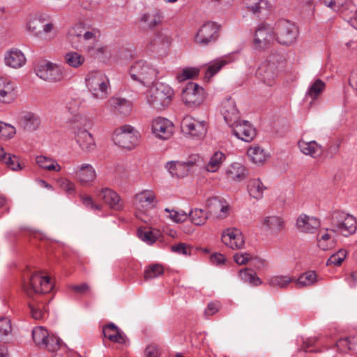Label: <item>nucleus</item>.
Here are the masks:
<instances>
[{
    "mask_svg": "<svg viewBox=\"0 0 357 357\" xmlns=\"http://www.w3.org/2000/svg\"><path fill=\"white\" fill-rule=\"evenodd\" d=\"M52 289L53 284L47 276L38 273L24 276L23 290L29 299L28 306L34 319L45 318L46 305L52 299L50 295Z\"/></svg>",
    "mask_w": 357,
    "mask_h": 357,
    "instance_id": "f257e3e1",
    "label": "nucleus"
},
{
    "mask_svg": "<svg viewBox=\"0 0 357 357\" xmlns=\"http://www.w3.org/2000/svg\"><path fill=\"white\" fill-rule=\"evenodd\" d=\"M90 126V119L80 114L74 115L69 121V130L80 149L85 152H91L96 148L93 137L86 130Z\"/></svg>",
    "mask_w": 357,
    "mask_h": 357,
    "instance_id": "f03ea898",
    "label": "nucleus"
},
{
    "mask_svg": "<svg viewBox=\"0 0 357 357\" xmlns=\"http://www.w3.org/2000/svg\"><path fill=\"white\" fill-rule=\"evenodd\" d=\"M284 67V59L279 54H271L258 68L257 78L268 86H273Z\"/></svg>",
    "mask_w": 357,
    "mask_h": 357,
    "instance_id": "7ed1b4c3",
    "label": "nucleus"
},
{
    "mask_svg": "<svg viewBox=\"0 0 357 357\" xmlns=\"http://www.w3.org/2000/svg\"><path fill=\"white\" fill-rule=\"evenodd\" d=\"M174 96L173 89L164 83H157L151 87L146 94V102L157 110H163L172 102Z\"/></svg>",
    "mask_w": 357,
    "mask_h": 357,
    "instance_id": "20e7f679",
    "label": "nucleus"
},
{
    "mask_svg": "<svg viewBox=\"0 0 357 357\" xmlns=\"http://www.w3.org/2000/svg\"><path fill=\"white\" fill-rule=\"evenodd\" d=\"M86 84L93 98L103 100L107 98L109 90V80L100 70H92L86 77Z\"/></svg>",
    "mask_w": 357,
    "mask_h": 357,
    "instance_id": "39448f33",
    "label": "nucleus"
},
{
    "mask_svg": "<svg viewBox=\"0 0 357 357\" xmlns=\"http://www.w3.org/2000/svg\"><path fill=\"white\" fill-rule=\"evenodd\" d=\"M34 70L39 78L49 82H61L66 76L64 66L48 61L36 64Z\"/></svg>",
    "mask_w": 357,
    "mask_h": 357,
    "instance_id": "423d86ee",
    "label": "nucleus"
},
{
    "mask_svg": "<svg viewBox=\"0 0 357 357\" xmlns=\"http://www.w3.org/2000/svg\"><path fill=\"white\" fill-rule=\"evenodd\" d=\"M332 227L331 231L338 232L344 236H349L356 232L357 221L351 215L335 211L332 214Z\"/></svg>",
    "mask_w": 357,
    "mask_h": 357,
    "instance_id": "0eeeda50",
    "label": "nucleus"
},
{
    "mask_svg": "<svg viewBox=\"0 0 357 357\" xmlns=\"http://www.w3.org/2000/svg\"><path fill=\"white\" fill-rule=\"evenodd\" d=\"M53 24L48 20L46 15H36L29 20L27 24L28 30L40 39L50 40L54 37L52 31Z\"/></svg>",
    "mask_w": 357,
    "mask_h": 357,
    "instance_id": "6e6552de",
    "label": "nucleus"
},
{
    "mask_svg": "<svg viewBox=\"0 0 357 357\" xmlns=\"http://www.w3.org/2000/svg\"><path fill=\"white\" fill-rule=\"evenodd\" d=\"M139 136L138 131L132 126L123 125L115 130L112 139L119 146L131 150L137 146Z\"/></svg>",
    "mask_w": 357,
    "mask_h": 357,
    "instance_id": "1a4fd4ad",
    "label": "nucleus"
},
{
    "mask_svg": "<svg viewBox=\"0 0 357 357\" xmlns=\"http://www.w3.org/2000/svg\"><path fill=\"white\" fill-rule=\"evenodd\" d=\"M202 162V158L199 155H191L184 162L169 161L165 165V168L172 177L182 178L187 176L190 169L198 166Z\"/></svg>",
    "mask_w": 357,
    "mask_h": 357,
    "instance_id": "9d476101",
    "label": "nucleus"
},
{
    "mask_svg": "<svg viewBox=\"0 0 357 357\" xmlns=\"http://www.w3.org/2000/svg\"><path fill=\"white\" fill-rule=\"evenodd\" d=\"M158 70L144 61L133 63L130 68V75L133 80L149 84L156 79Z\"/></svg>",
    "mask_w": 357,
    "mask_h": 357,
    "instance_id": "9b49d317",
    "label": "nucleus"
},
{
    "mask_svg": "<svg viewBox=\"0 0 357 357\" xmlns=\"http://www.w3.org/2000/svg\"><path fill=\"white\" fill-rule=\"evenodd\" d=\"M298 29L296 25L287 20L278 21L275 27L276 40L284 45L293 44L298 36Z\"/></svg>",
    "mask_w": 357,
    "mask_h": 357,
    "instance_id": "f8f14e48",
    "label": "nucleus"
},
{
    "mask_svg": "<svg viewBox=\"0 0 357 357\" xmlns=\"http://www.w3.org/2000/svg\"><path fill=\"white\" fill-rule=\"evenodd\" d=\"M181 129L184 135L197 139L203 138L207 132L206 121H199L192 116H185L182 119Z\"/></svg>",
    "mask_w": 357,
    "mask_h": 357,
    "instance_id": "ddd939ff",
    "label": "nucleus"
},
{
    "mask_svg": "<svg viewBox=\"0 0 357 357\" xmlns=\"http://www.w3.org/2000/svg\"><path fill=\"white\" fill-rule=\"evenodd\" d=\"M220 26L214 22H205L195 36V43L200 46H208L215 43L219 37Z\"/></svg>",
    "mask_w": 357,
    "mask_h": 357,
    "instance_id": "4468645a",
    "label": "nucleus"
},
{
    "mask_svg": "<svg viewBox=\"0 0 357 357\" xmlns=\"http://www.w3.org/2000/svg\"><path fill=\"white\" fill-rule=\"evenodd\" d=\"M205 98L204 90L197 84L190 82L182 91V100L189 107L199 106Z\"/></svg>",
    "mask_w": 357,
    "mask_h": 357,
    "instance_id": "2eb2a0df",
    "label": "nucleus"
},
{
    "mask_svg": "<svg viewBox=\"0 0 357 357\" xmlns=\"http://www.w3.org/2000/svg\"><path fill=\"white\" fill-rule=\"evenodd\" d=\"M232 128L233 134L239 139L245 142H250L254 139L257 135L256 129L248 121H241L240 119L230 126Z\"/></svg>",
    "mask_w": 357,
    "mask_h": 357,
    "instance_id": "dca6fc26",
    "label": "nucleus"
},
{
    "mask_svg": "<svg viewBox=\"0 0 357 357\" xmlns=\"http://www.w3.org/2000/svg\"><path fill=\"white\" fill-rule=\"evenodd\" d=\"M222 241L232 250L242 249L245 245V238L240 230L227 228L222 234Z\"/></svg>",
    "mask_w": 357,
    "mask_h": 357,
    "instance_id": "f3484780",
    "label": "nucleus"
},
{
    "mask_svg": "<svg viewBox=\"0 0 357 357\" xmlns=\"http://www.w3.org/2000/svg\"><path fill=\"white\" fill-rule=\"evenodd\" d=\"M275 40V33L269 26H261L255 31L254 45L256 49H265Z\"/></svg>",
    "mask_w": 357,
    "mask_h": 357,
    "instance_id": "a211bd4d",
    "label": "nucleus"
},
{
    "mask_svg": "<svg viewBox=\"0 0 357 357\" xmlns=\"http://www.w3.org/2000/svg\"><path fill=\"white\" fill-rule=\"evenodd\" d=\"M151 130L157 137L167 139L173 133V124L165 118L158 117L153 120Z\"/></svg>",
    "mask_w": 357,
    "mask_h": 357,
    "instance_id": "6ab92c4d",
    "label": "nucleus"
},
{
    "mask_svg": "<svg viewBox=\"0 0 357 357\" xmlns=\"http://www.w3.org/2000/svg\"><path fill=\"white\" fill-rule=\"evenodd\" d=\"M319 219L305 214L301 215L296 220V227L299 231L305 234H314L320 227Z\"/></svg>",
    "mask_w": 357,
    "mask_h": 357,
    "instance_id": "aec40b11",
    "label": "nucleus"
},
{
    "mask_svg": "<svg viewBox=\"0 0 357 357\" xmlns=\"http://www.w3.org/2000/svg\"><path fill=\"white\" fill-rule=\"evenodd\" d=\"M221 112L229 126L234 125L240 119V114L236 108V102L231 98H227L222 102Z\"/></svg>",
    "mask_w": 357,
    "mask_h": 357,
    "instance_id": "412c9836",
    "label": "nucleus"
},
{
    "mask_svg": "<svg viewBox=\"0 0 357 357\" xmlns=\"http://www.w3.org/2000/svg\"><path fill=\"white\" fill-rule=\"evenodd\" d=\"M225 175L228 181L240 183L248 176V170L239 162H233L225 169Z\"/></svg>",
    "mask_w": 357,
    "mask_h": 357,
    "instance_id": "4be33fe9",
    "label": "nucleus"
},
{
    "mask_svg": "<svg viewBox=\"0 0 357 357\" xmlns=\"http://www.w3.org/2000/svg\"><path fill=\"white\" fill-rule=\"evenodd\" d=\"M233 54L225 55L219 57L208 64L206 71L205 73V79H209L217 73H218L222 67L235 61Z\"/></svg>",
    "mask_w": 357,
    "mask_h": 357,
    "instance_id": "5701e85b",
    "label": "nucleus"
},
{
    "mask_svg": "<svg viewBox=\"0 0 357 357\" xmlns=\"http://www.w3.org/2000/svg\"><path fill=\"white\" fill-rule=\"evenodd\" d=\"M75 177L82 185H88L93 181L96 177V171L90 164H82L75 170Z\"/></svg>",
    "mask_w": 357,
    "mask_h": 357,
    "instance_id": "b1692460",
    "label": "nucleus"
},
{
    "mask_svg": "<svg viewBox=\"0 0 357 357\" xmlns=\"http://www.w3.org/2000/svg\"><path fill=\"white\" fill-rule=\"evenodd\" d=\"M40 124L39 116L31 112H24L19 119V126L28 132L35 131Z\"/></svg>",
    "mask_w": 357,
    "mask_h": 357,
    "instance_id": "393cba45",
    "label": "nucleus"
},
{
    "mask_svg": "<svg viewBox=\"0 0 357 357\" xmlns=\"http://www.w3.org/2000/svg\"><path fill=\"white\" fill-rule=\"evenodd\" d=\"M15 84L6 77H0V102L11 103L15 100Z\"/></svg>",
    "mask_w": 357,
    "mask_h": 357,
    "instance_id": "a878e982",
    "label": "nucleus"
},
{
    "mask_svg": "<svg viewBox=\"0 0 357 357\" xmlns=\"http://www.w3.org/2000/svg\"><path fill=\"white\" fill-rule=\"evenodd\" d=\"M298 146L303 154L310 155L314 158H317L323 153V148L321 145L319 144L314 140L307 142L303 139H301L298 142Z\"/></svg>",
    "mask_w": 357,
    "mask_h": 357,
    "instance_id": "bb28decb",
    "label": "nucleus"
},
{
    "mask_svg": "<svg viewBox=\"0 0 357 357\" xmlns=\"http://www.w3.org/2000/svg\"><path fill=\"white\" fill-rule=\"evenodd\" d=\"M102 335L105 337L108 338L111 342L119 344H123L126 342V335L113 323H109L103 327Z\"/></svg>",
    "mask_w": 357,
    "mask_h": 357,
    "instance_id": "cd10ccee",
    "label": "nucleus"
},
{
    "mask_svg": "<svg viewBox=\"0 0 357 357\" xmlns=\"http://www.w3.org/2000/svg\"><path fill=\"white\" fill-rule=\"evenodd\" d=\"M163 16L158 8H153L144 13L140 21L144 23L149 29H153L162 22Z\"/></svg>",
    "mask_w": 357,
    "mask_h": 357,
    "instance_id": "c85d7f7f",
    "label": "nucleus"
},
{
    "mask_svg": "<svg viewBox=\"0 0 357 357\" xmlns=\"http://www.w3.org/2000/svg\"><path fill=\"white\" fill-rule=\"evenodd\" d=\"M263 225L272 234H278L284 229L285 222L283 218L278 215H269L264 218Z\"/></svg>",
    "mask_w": 357,
    "mask_h": 357,
    "instance_id": "c756f323",
    "label": "nucleus"
},
{
    "mask_svg": "<svg viewBox=\"0 0 357 357\" xmlns=\"http://www.w3.org/2000/svg\"><path fill=\"white\" fill-rule=\"evenodd\" d=\"M0 161L12 171L18 172L24 168L17 155L7 153L1 146H0Z\"/></svg>",
    "mask_w": 357,
    "mask_h": 357,
    "instance_id": "7c9ffc66",
    "label": "nucleus"
},
{
    "mask_svg": "<svg viewBox=\"0 0 357 357\" xmlns=\"http://www.w3.org/2000/svg\"><path fill=\"white\" fill-rule=\"evenodd\" d=\"M26 58L24 54L18 50H11L5 55V63L8 66L18 68L24 65Z\"/></svg>",
    "mask_w": 357,
    "mask_h": 357,
    "instance_id": "2f4dec72",
    "label": "nucleus"
},
{
    "mask_svg": "<svg viewBox=\"0 0 357 357\" xmlns=\"http://www.w3.org/2000/svg\"><path fill=\"white\" fill-rule=\"evenodd\" d=\"M107 104L114 111L123 114H128L132 108V105L130 101L119 97L110 98L107 100Z\"/></svg>",
    "mask_w": 357,
    "mask_h": 357,
    "instance_id": "473e14b6",
    "label": "nucleus"
},
{
    "mask_svg": "<svg viewBox=\"0 0 357 357\" xmlns=\"http://www.w3.org/2000/svg\"><path fill=\"white\" fill-rule=\"evenodd\" d=\"M84 29V26L82 23L76 24L69 29L67 38L75 49L79 47Z\"/></svg>",
    "mask_w": 357,
    "mask_h": 357,
    "instance_id": "72a5a7b5",
    "label": "nucleus"
},
{
    "mask_svg": "<svg viewBox=\"0 0 357 357\" xmlns=\"http://www.w3.org/2000/svg\"><path fill=\"white\" fill-rule=\"evenodd\" d=\"M65 63L71 68H79L85 63V57L75 51H69L63 55Z\"/></svg>",
    "mask_w": 357,
    "mask_h": 357,
    "instance_id": "f704fd0d",
    "label": "nucleus"
},
{
    "mask_svg": "<svg viewBox=\"0 0 357 357\" xmlns=\"http://www.w3.org/2000/svg\"><path fill=\"white\" fill-rule=\"evenodd\" d=\"M266 189L259 178L250 179L248 184V191L250 196L255 199H261L263 197V190Z\"/></svg>",
    "mask_w": 357,
    "mask_h": 357,
    "instance_id": "c9c22d12",
    "label": "nucleus"
},
{
    "mask_svg": "<svg viewBox=\"0 0 357 357\" xmlns=\"http://www.w3.org/2000/svg\"><path fill=\"white\" fill-rule=\"evenodd\" d=\"M326 84L320 79H316L309 87L305 93V98H311L312 103L324 91Z\"/></svg>",
    "mask_w": 357,
    "mask_h": 357,
    "instance_id": "e433bc0d",
    "label": "nucleus"
},
{
    "mask_svg": "<svg viewBox=\"0 0 357 357\" xmlns=\"http://www.w3.org/2000/svg\"><path fill=\"white\" fill-rule=\"evenodd\" d=\"M239 277L244 282L252 286H259L262 283L255 271L250 268H244L239 271Z\"/></svg>",
    "mask_w": 357,
    "mask_h": 357,
    "instance_id": "4c0bfd02",
    "label": "nucleus"
},
{
    "mask_svg": "<svg viewBox=\"0 0 357 357\" xmlns=\"http://www.w3.org/2000/svg\"><path fill=\"white\" fill-rule=\"evenodd\" d=\"M36 163L41 168L48 171L59 172L61 169L59 164L54 159L43 155L37 156Z\"/></svg>",
    "mask_w": 357,
    "mask_h": 357,
    "instance_id": "58836bf2",
    "label": "nucleus"
},
{
    "mask_svg": "<svg viewBox=\"0 0 357 357\" xmlns=\"http://www.w3.org/2000/svg\"><path fill=\"white\" fill-rule=\"evenodd\" d=\"M234 261L238 265H245L248 264V261H255L259 265H256L254 264V266H256L257 268H259L260 266L264 265V261L261 259H259L257 257H255L252 255H251L249 252H238L236 253L234 256Z\"/></svg>",
    "mask_w": 357,
    "mask_h": 357,
    "instance_id": "ea45409f",
    "label": "nucleus"
},
{
    "mask_svg": "<svg viewBox=\"0 0 357 357\" xmlns=\"http://www.w3.org/2000/svg\"><path fill=\"white\" fill-rule=\"evenodd\" d=\"M225 159L226 156L222 152H215L206 164V169L209 172H217Z\"/></svg>",
    "mask_w": 357,
    "mask_h": 357,
    "instance_id": "a19ab883",
    "label": "nucleus"
},
{
    "mask_svg": "<svg viewBox=\"0 0 357 357\" xmlns=\"http://www.w3.org/2000/svg\"><path fill=\"white\" fill-rule=\"evenodd\" d=\"M96 197L98 199L104 201H121L120 196L112 189L108 188H102L96 190Z\"/></svg>",
    "mask_w": 357,
    "mask_h": 357,
    "instance_id": "79ce46f5",
    "label": "nucleus"
},
{
    "mask_svg": "<svg viewBox=\"0 0 357 357\" xmlns=\"http://www.w3.org/2000/svg\"><path fill=\"white\" fill-rule=\"evenodd\" d=\"M248 155L254 163L257 165L262 164L266 158L264 149L259 146L250 147L248 150Z\"/></svg>",
    "mask_w": 357,
    "mask_h": 357,
    "instance_id": "37998d69",
    "label": "nucleus"
},
{
    "mask_svg": "<svg viewBox=\"0 0 357 357\" xmlns=\"http://www.w3.org/2000/svg\"><path fill=\"white\" fill-rule=\"evenodd\" d=\"M47 331L43 326H38L32 331V338L36 345L43 347L47 340Z\"/></svg>",
    "mask_w": 357,
    "mask_h": 357,
    "instance_id": "c03bdc74",
    "label": "nucleus"
},
{
    "mask_svg": "<svg viewBox=\"0 0 357 357\" xmlns=\"http://www.w3.org/2000/svg\"><path fill=\"white\" fill-rule=\"evenodd\" d=\"M317 274L314 271H307L299 276L296 284L299 287L312 285L317 282Z\"/></svg>",
    "mask_w": 357,
    "mask_h": 357,
    "instance_id": "a18cd8bd",
    "label": "nucleus"
},
{
    "mask_svg": "<svg viewBox=\"0 0 357 357\" xmlns=\"http://www.w3.org/2000/svg\"><path fill=\"white\" fill-rule=\"evenodd\" d=\"M247 8L254 14L260 13L268 7V2L265 0H245Z\"/></svg>",
    "mask_w": 357,
    "mask_h": 357,
    "instance_id": "49530a36",
    "label": "nucleus"
},
{
    "mask_svg": "<svg viewBox=\"0 0 357 357\" xmlns=\"http://www.w3.org/2000/svg\"><path fill=\"white\" fill-rule=\"evenodd\" d=\"M317 245L321 250H328L335 245V242L329 234L324 233L321 234L319 233L317 236Z\"/></svg>",
    "mask_w": 357,
    "mask_h": 357,
    "instance_id": "de8ad7c7",
    "label": "nucleus"
},
{
    "mask_svg": "<svg viewBox=\"0 0 357 357\" xmlns=\"http://www.w3.org/2000/svg\"><path fill=\"white\" fill-rule=\"evenodd\" d=\"M357 343L356 337H345L338 340L336 342L337 349L341 352H346L354 349V344Z\"/></svg>",
    "mask_w": 357,
    "mask_h": 357,
    "instance_id": "09e8293b",
    "label": "nucleus"
},
{
    "mask_svg": "<svg viewBox=\"0 0 357 357\" xmlns=\"http://www.w3.org/2000/svg\"><path fill=\"white\" fill-rule=\"evenodd\" d=\"M292 281L289 276L277 275L271 278L268 284L273 287L285 288Z\"/></svg>",
    "mask_w": 357,
    "mask_h": 357,
    "instance_id": "8fccbe9b",
    "label": "nucleus"
},
{
    "mask_svg": "<svg viewBox=\"0 0 357 357\" xmlns=\"http://www.w3.org/2000/svg\"><path fill=\"white\" fill-rule=\"evenodd\" d=\"M86 52L91 53L100 59L107 58L110 56L108 47L106 46L91 47L90 45L86 47Z\"/></svg>",
    "mask_w": 357,
    "mask_h": 357,
    "instance_id": "3c124183",
    "label": "nucleus"
},
{
    "mask_svg": "<svg viewBox=\"0 0 357 357\" xmlns=\"http://www.w3.org/2000/svg\"><path fill=\"white\" fill-rule=\"evenodd\" d=\"M163 273L164 270L161 265L153 264L144 271V277L145 280H151L162 275Z\"/></svg>",
    "mask_w": 357,
    "mask_h": 357,
    "instance_id": "603ef678",
    "label": "nucleus"
},
{
    "mask_svg": "<svg viewBox=\"0 0 357 357\" xmlns=\"http://www.w3.org/2000/svg\"><path fill=\"white\" fill-rule=\"evenodd\" d=\"M10 321L6 317H0V341H6L11 333Z\"/></svg>",
    "mask_w": 357,
    "mask_h": 357,
    "instance_id": "864d4df0",
    "label": "nucleus"
},
{
    "mask_svg": "<svg viewBox=\"0 0 357 357\" xmlns=\"http://www.w3.org/2000/svg\"><path fill=\"white\" fill-rule=\"evenodd\" d=\"M347 255V252L345 250L340 249L333 255H332L327 260L326 265H335L340 266L344 260Z\"/></svg>",
    "mask_w": 357,
    "mask_h": 357,
    "instance_id": "5fc2aeb1",
    "label": "nucleus"
},
{
    "mask_svg": "<svg viewBox=\"0 0 357 357\" xmlns=\"http://www.w3.org/2000/svg\"><path fill=\"white\" fill-rule=\"evenodd\" d=\"M199 74V70L196 68H186L182 70L181 73L176 75V79L183 82L189 79H193Z\"/></svg>",
    "mask_w": 357,
    "mask_h": 357,
    "instance_id": "6e6d98bb",
    "label": "nucleus"
},
{
    "mask_svg": "<svg viewBox=\"0 0 357 357\" xmlns=\"http://www.w3.org/2000/svg\"><path fill=\"white\" fill-rule=\"evenodd\" d=\"M16 134L15 128L8 123H2L1 126L0 127V138L3 139H10Z\"/></svg>",
    "mask_w": 357,
    "mask_h": 357,
    "instance_id": "4d7b16f0",
    "label": "nucleus"
},
{
    "mask_svg": "<svg viewBox=\"0 0 357 357\" xmlns=\"http://www.w3.org/2000/svg\"><path fill=\"white\" fill-rule=\"evenodd\" d=\"M190 216L192 218V222L197 225H204L207 219L206 212L202 209H196L193 211H191Z\"/></svg>",
    "mask_w": 357,
    "mask_h": 357,
    "instance_id": "13d9d810",
    "label": "nucleus"
},
{
    "mask_svg": "<svg viewBox=\"0 0 357 357\" xmlns=\"http://www.w3.org/2000/svg\"><path fill=\"white\" fill-rule=\"evenodd\" d=\"M171 250L172 252L179 255H190L192 247L186 245L185 243H180L178 244L173 245L171 248Z\"/></svg>",
    "mask_w": 357,
    "mask_h": 357,
    "instance_id": "bf43d9fd",
    "label": "nucleus"
},
{
    "mask_svg": "<svg viewBox=\"0 0 357 357\" xmlns=\"http://www.w3.org/2000/svg\"><path fill=\"white\" fill-rule=\"evenodd\" d=\"M135 198L137 201H154L156 198L155 192L151 190H144L135 195Z\"/></svg>",
    "mask_w": 357,
    "mask_h": 357,
    "instance_id": "052dcab7",
    "label": "nucleus"
},
{
    "mask_svg": "<svg viewBox=\"0 0 357 357\" xmlns=\"http://www.w3.org/2000/svg\"><path fill=\"white\" fill-rule=\"evenodd\" d=\"M61 188L67 194L73 195L75 192V184L66 178H61L59 181Z\"/></svg>",
    "mask_w": 357,
    "mask_h": 357,
    "instance_id": "680f3d73",
    "label": "nucleus"
},
{
    "mask_svg": "<svg viewBox=\"0 0 357 357\" xmlns=\"http://www.w3.org/2000/svg\"><path fill=\"white\" fill-rule=\"evenodd\" d=\"M43 348L47 349L50 351H55L59 349V340L54 336H50L47 335V340L43 347Z\"/></svg>",
    "mask_w": 357,
    "mask_h": 357,
    "instance_id": "e2e57ef3",
    "label": "nucleus"
},
{
    "mask_svg": "<svg viewBox=\"0 0 357 357\" xmlns=\"http://www.w3.org/2000/svg\"><path fill=\"white\" fill-rule=\"evenodd\" d=\"M137 234L139 238L149 244L153 243L157 239L151 231L138 229Z\"/></svg>",
    "mask_w": 357,
    "mask_h": 357,
    "instance_id": "0e129e2a",
    "label": "nucleus"
},
{
    "mask_svg": "<svg viewBox=\"0 0 357 357\" xmlns=\"http://www.w3.org/2000/svg\"><path fill=\"white\" fill-rule=\"evenodd\" d=\"M210 260L213 265L221 266L225 264L227 259L225 255L215 252L211 255Z\"/></svg>",
    "mask_w": 357,
    "mask_h": 357,
    "instance_id": "69168bd1",
    "label": "nucleus"
},
{
    "mask_svg": "<svg viewBox=\"0 0 357 357\" xmlns=\"http://www.w3.org/2000/svg\"><path fill=\"white\" fill-rule=\"evenodd\" d=\"M144 354L146 357H159L160 355L158 347L155 344L148 345L145 349Z\"/></svg>",
    "mask_w": 357,
    "mask_h": 357,
    "instance_id": "338daca9",
    "label": "nucleus"
},
{
    "mask_svg": "<svg viewBox=\"0 0 357 357\" xmlns=\"http://www.w3.org/2000/svg\"><path fill=\"white\" fill-rule=\"evenodd\" d=\"M344 0H322V3L333 10H338L343 6Z\"/></svg>",
    "mask_w": 357,
    "mask_h": 357,
    "instance_id": "774afa93",
    "label": "nucleus"
}]
</instances>
